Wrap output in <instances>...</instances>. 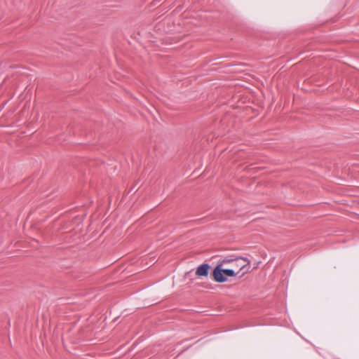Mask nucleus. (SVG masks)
Returning a JSON list of instances; mask_svg holds the SVG:
<instances>
[{
    "label": "nucleus",
    "instance_id": "nucleus-5",
    "mask_svg": "<svg viewBox=\"0 0 359 359\" xmlns=\"http://www.w3.org/2000/svg\"><path fill=\"white\" fill-rule=\"evenodd\" d=\"M233 262V259H227L226 258H225V259L223 260V262H224V263H227V262Z\"/></svg>",
    "mask_w": 359,
    "mask_h": 359
},
{
    "label": "nucleus",
    "instance_id": "nucleus-1",
    "mask_svg": "<svg viewBox=\"0 0 359 359\" xmlns=\"http://www.w3.org/2000/svg\"><path fill=\"white\" fill-rule=\"evenodd\" d=\"M233 262L237 266L240 267V271L242 272V276L250 271V262L248 258L243 257H237L233 259Z\"/></svg>",
    "mask_w": 359,
    "mask_h": 359
},
{
    "label": "nucleus",
    "instance_id": "nucleus-2",
    "mask_svg": "<svg viewBox=\"0 0 359 359\" xmlns=\"http://www.w3.org/2000/svg\"><path fill=\"white\" fill-rule=\"evenodd\" d=\"M213 280L217 283H224L227 280L224 269L221 267V265H217L212 271Z\"/></svg>",
    "mask_w": 359,
    "mask_h": 359
},
{
    "label": "nucleus",
    "instance_id": "nucleus-3",
    "mask_svg": "<svg viewBox=\"0 0 359 359\" xmlns=\"http://www.w3.org/2000/svg\"><path fill=\"white\" fill-rule=\"evenodd\" d=\"M210 268V266L207 263L201 264L196 269V276H197L198 277L208 276Z\"/></svg>",
    "mask_w": 359,
    "mask_h": 359
},
{
    "label": "nucleus",
    "instance_id": "nucleus-4",
    "mask_svg": "<svg viewBox=\"0 0 359 359\" xmlns=\"http://www.w3.org/2000/svg\"><path fill=\"white\" fill-rule=\"evenodd\" d=\"M224 272L225 273V276H226V278H227V277H233L237 274L233 269H224Z\"/></svg>",
    "mask_w": 359,
    "mask_h": 359
}]
</instances>
